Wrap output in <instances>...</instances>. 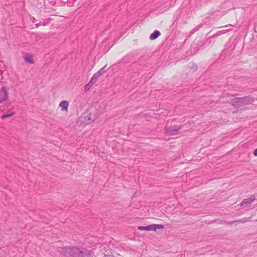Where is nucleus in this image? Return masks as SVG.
Returning <instances> with one entry per match:
<instances>
[{"instance_id":"dca6fc26","label":"nucleus","mask_w":257,"mask_h":257,"mask_svg":"<svg viewBox=\"0 0 257 257\" xmlns=\"http://www.w3.org/2000/svg\"><path fill=\"white\" fill-rule=\"evenodd\" d=\"M92 85L91 84H90L89 82H88V83H87L85 86V91H88L90 89V88L92 87Z\"/></svg>"},{"instance_id":"f03ea898","label":"nucleus","mask_w":257,"mask_h":257,"mask_svg":"<svg viewBox=\"0 0 257 257\" xmlns=\"http://www.w3.org/2000/svg\"><path fill=\"white\" fill-rule=\"evenodd\" d=\"M254 98L249 96L243 97H237L232 99V104L236 107L243 106L252 103Z\"/></svg>"},{"instance_id":"4468645a","label":"nucleus","mask_w":257,"mask_h":257,"mask_svg":"<svg viewBox=\"0 0 257 257\" xmlns=\"http://www.w3.org/2000/svg\"><path fill=\"white\" fill-rule=\"evenodd\" d=\"M248 221H249V218L244 217L242 219L236 221V222H238L240 223H245Z\"/></svg>"},{"instance_id":"5701e85b","label":"nucleus","mask_w":257,"mask_h":257,"mask_svg":"<svg viewBox=\"0 0 257 257\" xmlns=\"http://www.w3.org/2000/svg\"><path fill=\"white\" fill-rule=\"evenodd\" d=\"M39 26V24H36V27L37 28H38Z\"/></svg>"},{"instance_id":"4be33fe9","label":"nucleus","mask_w":257,"mask_h":257,"mask_svg":"<svg viewBox=\"0 0 257 257\" xmlns=\"http://www.w3.org/2000/svg\"><path fill=\"white\" fill-rule=\"evenodd\" d=\"M194 33V30H192V31H191V32H190V35H192Z\"/></svg>"},{"instance_id":"2eb2a0df","label":"nucleus","mask_w":257,"mask_h":257,"mask_svg":"<svg viewBox=\"0 0 257 257\" xmlns=\"http://www.w3.org/2000/svg\"><path fill=\"white\" fill-rule=\"evenodd\" d=\"M106 65L104 66L103 67L101 68L97 72V73L100 75L101 76L105 72L104 68Z\"/></svg>"},{"instance_id":"a211bd4d","label":"nucleus","mask_w":257,"mask_h":257,"mask_svg":"<svg viewBox=\"0 0 257 257\" xmlns=\"http://www.w3.org/2000/svg\"><path fill=\"white\" fill-rule=\"evenodd\" d=\"M100 76L96 72L93 75L92 77L97 80Z\"/></svg>"},{"instance_id":"f3484780","label":"nucleus","mask_w":257,"mask_h":257,"mask_svg":"<svg viewBox=\"0 0 257 257\" xmlns=\"http://www.w3.org/2000/svg\"><path fill=\"white\" fill-rule=\"evenodd\" d=\"M96 81H97V79H96L94 78H93V77H92L89 82L93 85L94 84H95L96 83Z\"/></svg>"},{"instance_id":"7ed1b4c3","label":"nucleus","mask_w":257,"mask_h":257,"mask_svg":"<svg viewBox=\"0 0 257 257\" xmlns=\"http://www.w3.org/2000/svg\"><path fill=\"white\" fill-rule=\"evenodd\" d=\"M183 128L182 125L170 126L169 127H166L165 129V133L169 136L179 135L181 134L180 130Z\"/></svg>"},{"instance_id":"1a4fd4ad","label":"nucleus","mask_w":257,"mask_h":257,"mask_svg":"<svg viewBox=\"0 0 257 257\" xmlns=\"http://www.w3.org/2000/svg\"><path fill=\"white\" fill-rule=\"evenodd\" d=\"M232 30L231 29H226V30H221V31H219L216 34H214L212 36V37H215L220 36L222 34H226L230 31H231Z\"/></svg>"},{"instance_id":"20e7f679","label":"nucleus","mask_w":257,"mask_h":257,"mask_svg":"<svg viewBox=\"0 0 257 257\" xmlns=\"http://www.w3.org/2000/svg\"><path fill=\"white\" fill-rule=\"evenodd\" d=\"M255 199V195H250L248 198L243 199L240 204V205L241 206H243V207H249L250 204L253 202Z\"/></svg>"},{"instance_id":"6ab92c4d","label":"nucleus","mask_w":257,"mask_h":257,"mask_svg":"<svg viewBox=\"0 0 257 257\" xmlns=\"http://www.w3.org/2000/svg\"><path fill=\"white\" fill-rule=\"evenodd\" d=\"M253 155L255 156H257V148L255 149V150L253 152Z\"/></svg>"},{"instance_id":"393cba45","label":"nucleus","mask_w":257,"mask_h":257,"mask_svg":"<svg viewBox=\"0 0 257 257\" xmlns=\"http://www.w3.org/2000/svg\"><path fill=\"white\" fill-rule=\"evenodd\" d=\"M195 69V70L197 69V66L195 65V67L194 68Z\"/></svg>"},{"instance_id":"9d476101","label":"nucleus","mask_w":257,"mask_h":257,"mask_svg":"<svg viewBox=\"0 0 257 257\" xmlns=\"http://www.w3.org/2000/svg\"><path fill=\"white\" fill-rule=\"evenodd\" d=\"M161 33L160 31L158 30H155L152 34L150 36V39L151 40H154L157 39L160 35Z\"/></svg>"},{"instance_id":"ddd939ff","label":"nucleus","mask_w":257,"mask_h":257,"mask_svg":"<svg viewBox=\"0 0 257 257\" xmlns=\"http://www.w3.org/2000/svg\"><path fill=\"white\" fill-rule=\"evenodd\" d=\"M14 113L13 112H12L9 113L4 114L2 115L1 118L2 119H5L7 118L12 116L14 115Z\"/></svg>"},{"instance_id":"f257e3e1","label":"nucleus","mask_w":257,"mask_h":257,"mask_svg":"<svg viewBox=\"0 0 257 257\" xmlns=\"http://www.w3.org/2000/svg\"><path fill=\"white\" fill-rule=\"evenodd\" d=\"M63 253L70 257H89L88 252L77 247L65 246L63 248Z\"/></svg>"},{"instance_id":"f8f14e48","label":"nucleus","mask_w":257,"mask_h":257,"mask_svg":"<svg viewBox=\"0 0 257 257\" xmlns=\"http://www.w3.org/2000/svg\"><path fill=\"white\" fill-rule=\"evenodd\" d=\"M152 230L156 231L158 229H163L164 228V226L162 224H152Z\"/></svg>"},{"instance_id":"9b49d317","label":"nucleus","mask_w":257,"mask_h":257,"mask_svg":"<svg viewBox=\"0 0 257 257\" xmlns=\"http://www.w3.org/2000/svg\"><path fill=\"white\" fill-rule=\"evenodd\" d=\"M138 229L141 230H152V226L151 225H149L148 226H140L138 227Z\"/></svg>"},{"instance_id":"6e6552de","label":"nucleus","mask_w":257,"mask_h":257,"mask_svg":"<svg viewBox=\"0 0 257 257\" xmlns=\"http://www.w3.org/2000/svg\"><path fill=\"white\" fill-rule=\"evenodd\" d=\"M69 103L67 101L63 100L59 104V106L61 107V110L65 111L67 110Z\"/></svg>"},{"instance_id":"b1692460","label":"nucleus","mask_w":257,"mask_h":257,"mask_svg":"<svg viewBox=\"0 0 257 257\" xmlns=\"http://www.w3.org/2000/svg\"><path fill=\"white\" fill-rule=\"evenodd\" d=\"M32 19H33V22H34V21H35V19L34 18H33Z\"/></svg>"},{"instance_id":"aec40b11","label":"nucleus","mask_w":257,"mask_h":257,"mask_svg":"<svg viewBox=\"0 0 257 257\" xmlns=\"http://www.w3.org/2000/svg\"><path fill=\"white\" fill-rule=\"evenodd\" d=\"M254 32L257 33V26H255L254 27Z\"/></svg>"},{"instance_id":"412c9836","label":"nucleus","mask_w":257,"mask_h":257,"mask_svg":"<svg viewBox=\"0 0 257 257\" xmlns=\"http://www.w3.org/2000/svg\"><path fill=\"white\" fill-rule=\"evenodd\" d=\"M229 26H232V25L231 24H228V25H227L225 26H223V27H228Z\"/></svg>"},{"instance_id":"423d86ee","label":"nucleus","mask_w":257,"mask_h":257,"mask_svg":"<svg viewBox=\"0 0 257 257\" xmlns=\"http://www.w3.org/2000/svg\"><path fill=\"white\" fill-rule=\"evenodd\" d=\"M94 119H92L89 115L81 116L79 117V120L82 122H84L86 124H88L91 121H93Z\"/></svg>"},{"instance_id":"0eeeda50","label":"nucleus","mask_w":257,"mask_h":257,"mask_svg":"<svg viewBox=\"0 0 257 257\" xmlns=\"http://www.w3.org/2000/svg\"><path fill=\"white\" fill-rule=\"evenodd\" d=\"M24 60L25 62L29 63V64H34V61L33 60L32 56L29 54H26L24 56Z\"/></svg>"},{"instance_id":"a878e982","label":"nucleus","mask_w":257,"mask_h":257,"mask_svg":"<svg viewBox=\"0 0 257 257\" xmlns=\"http://www.w3.org/2000/svg\"><path fill=\"white\" fill-rule=\"evenodd\" d=\"M74 1H76V0H74Z\"/></svg>"},{"instance_id":"39448f33","label":"nucleus","mask_w":257,"mask_h":257,"mask_svg":"<svg viewBox=\"0 0 257 257\" xmlns=\"http://www.w3.org/2000/svg\"><path fill=\"white\" fill-rule=\"evenodd\" d=\"M8 92L5 86L0 88V103L6 101L8 99Z\"/></svg>"}]
</instances>
